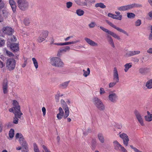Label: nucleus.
<instances>
[{"label":"nucleus","mask_w":152,"mask_h":152,"mask_svg":"<svg viewBox=\"0 0 152 152\" xmlns=\"http://www.w3.org/2000/svg\"><path fill=\"white\" fill-rule=\"evenodd\" d=\"M16 139H19L20 143L22 145V152H28V148L27 144L24 140V139L22 134L20 133H17L15 135Z\"/></svg>","instance_id":"nucleus-1"},{"label":"nucleus","mask_w":152,"mask_h":152,"mask_svg":"<svg viewBox=\"0 0 152 152\" xmlns=\"http://www.w3.org/2000/svg\"><path fill=\"white\" fill-rule=\"evenodd\" d=\"M17 3L18 8L21 11H26L29 8V3L27 0H17Z\"/></svg>","instance_id":"nucleus-2"},{"label":"nucleus","mask_w":152,"mask_h":152,"mask_svg":"<svg viewBox=\"0 0 152 152\" xmlns=\"http://www.w3.org/2000/svg\"><path fill=\"white\" fill-rule=\"evenodd\" d=\"M16 61L13 58L8 59L6 62V66L7 69L9 71L13 70L15 67Z\"/></svg>","instance_id":"nucleus-3"},{"label":"nucleus","mask_w":152,"mask_h":152,"mask_svg":"<svg viewBox=\"0 0 152 152\" xmlns=\"http://www.w3.org/2000/svg\"><path fill=\"white\" fill-rule=\"evenodd\" d=\"M113 80L114 82H111L109 84V87L112 88L117 83L119 82V77L117 68L115 67L113 70Z\"/></svg>","instance_id":"nucleus-4"},{"label":"nucleus","mask_w":152,"mask_h":152,"mask_svg":"<svg viewBox=\"0 0 152 152\" xmlns=\"http://www.w3.org/2000/svg\"><path fill=\"white\" fill-rule=\"evenodd\" d=\"M50 63L53 66L61 67H62L64 65V63L59 58L53 57L50 59Z\"/></svg>","instance_id":"nucleus-5"},{"label":"nucleus","mask_w":152,"mask_h":152,"mask_svg":"<svg viewBox=\"0 0 152 152\" xmlns=\"http://www.w3.org/2000/svg\"><path fill=\"white\" fill-rule=\"evenodd\" d=\"M141 6V5L134 3L131 4L119 7H118L117 9L118 10L120 11H126L131 10L134 7H140Z\"/></svg>","instance_id":"nucleus-6"},{"label":"nucleus","mask_w":152,"mask_h":152,"mask_svg":"<svg viewBox=\"0 0 152 152\" xmlns=\"http://www.w3.org/2000/svg\"><path fill=\"white\" fill-rule=\"evenodd\" d=\"M93 102L96 107L100 110L103 111L105 109V107L101 101L98 98H94Z\"/></svg>","instance_id":"nucleus-7"},{"label":"nucleus","mask_w":152,"mask_h":152,"mask_svg":"<svg viewBox=\"0 0 152 152\" xmlns=\"http://www.w3.org/2000/svg\"><path fill=\"white\" fill-rule=\"evenodd\" d=\"M113 143L115 150L121 152H128L127 150L117 140L114 141Z\"/></svg>","instance_id":"nucleus-8"},{"label":"nucleus","mask_w":152,"mask_h":152,"mask_svg":"<svg viewBox=\"0 0 152 152\" xmlns=\"http://www.w3.org/2000/svg\"><path fill=\"white\" fill-rule=\"evenodd\" d=\"M12 104L13 106V107L9 109V110L10 112H21L20 110V106L19 105L18 102L16 100H13Z\"/></svg>","instance_id":"nucleus-9"},{"label":"nucleus","mask_w":152,"mask_h":152,"mask_svg":"<svg viewBox=\"0 0 152 152\" xmlns=\"http://www.w3.org/2000/svg\"><path fill=\"white\" fill-rule=\"evenodd\" d=\"M134 113L140 125L142 126H144L145 124L143 120L140 113L137 110H136L134 111Z\"/></svg>","instance_id":"nucleus-10"},{"label":"nucleus","mask_w":152,"mask_h":152,"mask_svg":"<svg viewBox=\"0 0 152 152\" xmlns=\"http://www.w3.org/2000/svg\"><path fill=\"white\" fill-rule=\"evenodd\" d=\"M99 28L103 31L107 33L108 34H110L115 38L119 40L120 39V37L118 35H117L116 34L114 33V32H113L101 26H100Z\"/></svg>","instance_id":"nucleus-11"},{"label":"nucleus","mask_w":152,"mask_h":152,"mask_svg":"<svg viewBox=\"0 0 152 152\" xmlns=\"http://www.w3.org/2000/svg\"><path fill=\"white\" fill-rule=\"evenodd\" d=\"M99 28L103 31L107 33L108 34H110L115 38L119 40L120 39V37L118 35H117L116 34L114 33V32H113L101 26H100Z\"/></svg>","instance_id":"nucleus-12"},{"label":"nucleus","mask_w":152,"mask_h":152,"mask_svg":"<svg viewBox=\"0 0 152 152\" xmlns=\"http://www.w3.org/2000/svg\"><path fill=\"white\" fill-rule=\"evenodd\" d=\"M106 22L110 26L114 28L118 31L123 33L124 34L126 35L127 36H128V33L126 31H124V30L120 28L119 27H117L116 26L114 25L112 22H110L108 20H106Z\"/></svg>","instance_id":"nucleus-13"},{"label":"nucleus","mask_w":152,"mask_h":152,"mask_svg":"<svg viewBox=\"0 0 152 152\" xmlns=\"http://www.w3.org/2000/svg\"><path fill=\"white\" fill-rule=\"evenodd\" d=\"M119 137L123 140L124 144L125 146H127L129 141V139L128 135L125 133H123L120 134Z\"/></svg>","instance_id":"nucleus-14"},{"label":"nucleus","mask_w":152,"mask_h":152,"mask_svg":"<svg viewBox=\"0 0 152 152\" xmlns=\"http://www.w3.org/2000/svg\"><path fill=\"white\" fill-rule=\"evenodd\" d=\"M2 31L4 34L9 35L12 34L14 31V29L9 26L4 27L2 28Z\"/></svg>","instance_id":"nucleus-15"},{"label":"nucleus","mask_w":152,"mask_h":152,"mask_svg":"<svg viewBox=\"0 0 152 152\" xmlns=\"http://www.w3.org/2000/svg\"><path fill=\"white\" fill-rule=\"evenodd\" d=\"M7 45L13 52H17L19 50V45L17 43H10L7 44Z\"/></svg>","instance_id":"nucleus-16"},{"label":"nucleus","mask_w":152,"mask_h":152,"mask_svg":"<svg viewBox=\"0 0 152 152\" xmlns=\"http://www.w3.org/2000/svg\"><path fill=\"white\" fill-rule=\"evenodd\" d=\"M108 99L111 102L115 103L118 99V96L116 94L112 93L109 94L108 96Z\"/></svg>","instance_id":"nucleus-17"},{"label":"nucleus","mask_w":152,"mask_h":152,"mask_svg":"<svg viewBox=\"0 0 152 152\" xmlns=\"http://www.w3.org/2000/svg\"><path fill=\"white\" fill-rule=\"evenodd\" d=\"M15 115V117L13 118V123L15 124H17L18 123L19 118H20L23 113L21 112H15L13 113Z\"/></svg>","instance_id":"nucleus-18"},{"label":"nucleus","mask_w":152,"mask_h":152,"mask_svg":"<svg viewBox=\"0 0 152 152\" xmlns=\"http://www.w3.org/2000/svg\"><path fill=\"white\" fill-rule=\"evenodd\" d=\"M9 3L11 7L13 12H15L16 10V5L14 0H9Z\"/></svg>","instance_id":"nucleus-19"},{"label":"nucleus","mask_w":152,"mask_h":152,"mask_svg":"<svg viewBox=\"0 0 152 152\" xmlns=\"http://www.w3.org/2000/svg\"><path fill=\"white\" fill-rule=\"evenodd\" d=\"M80 42V40H76L74 41H72L71 42H64V43H54V45H68L69 44H75L76 43L79 42Z\"/></svg>","instance_id":"nucleus-20"},{"label":"nucleus","mask_w":152,"mask_h":152,"mask_svg":"<svg viewBox=\"0 0 152 152\" xmlns=\"http://www.w3.org/2000/svg\"><path fill=\"white\" fill-rule=\"evenodd\" d=\"M84 39L88 44L91 46H97L98 45V44L96 43L92 40L90 39L87 37H85Z\"/></svg>","instance_id":"nucleus-21"},{"label":"nucleus","mask_w":152,"mask_h":152,"mask_svg":"<svg viewBox=\"0 0 152 152\" xmlns=\"http://www.w3.org/2000/svg\"><path fill=\"white\" fill-rule=\"evenodd\" d=\"M70 49V47L69 46H66L63 48L62 49L59 50L57 55V56H60L61 55V53L63 52H65L67 51H69Z\"/></svg>","instance_id":"nucleus-22"},{"label":"nucleus","mask_w":152,"mask_h":152,"mask_svg":"<svg viewBox=\"0 0 152 152\" xmlns=\"http://www.w3.org/2000/svg\"><path fill=\"white\" fill-rule=\"evenodd\" d=\"M147 115L145 116L144 118L146 121L151 122L152 121V114L149 111H147Z\"/></svg>","instance_id":"nucleus-23"},{"label":"nucleus","mask_w":152,"mask_h":152,"mask_svg":"<svg viewBox=\"0 0 152 152\" xmlns=\"http://www.w3.org/2000/svg\"><path fill=\"white\" fill-rule=\"evenodd\" d=\"M64 110V113L63 118L64 119H66L69 115V111L68 107L67 105L66 106L65 108H63Z\"/></svg>","instance_id":"nucleus-24"},{"label":"nucleus","mask_w":152,"mask_h":152,"mask_svg":"<svg viewBox=\"0 0 152 152\" xmlns=\"http://www.w3.org/2000/svg\"><path fill=\"white\" fill-rule=\"evenodd\" d=\"M58 110L59 113L57 114V118L58 120H60L63 117L64 112L61 107L59 108Z\"/></svg>","instance_id":"nucleus-25"},{"label":"nucleus","mask_w":152,"mask_h":152,"mask_svg":"<svg viewBox=\"0 0 152 152\" xmlns=\"http://www.w3.org/2000/svg\"><path fill=\"white\" fill-rule=\"evenodd\" d=\"M108 16L110 18H112L114 19L121 20L122 19V16L120 15L119 17H116L117 15L113 14L111 13H109L108 14Z\"/></svg>","instance_id":"nucleus-26"},{"label":"nucleus","mask_w":152,"mask_h":152,"mask_svg":"<svg viewBox=\"0 0 152 152\" xmlns=\"http://www.w3.org/2000/svg\"><path fill=\"white\" fill-rule=\"evenodd\" d=\"M3 90L4 93V94H7L8 92V83L6 81H4L3 83Z\"/></svg>","instance_id":"nucleus-27"},{"label":"nucleus","mask_w":152,"mask_h":152,"mask_svg":"<svg viewBox=\"0 0 152 152\" xmlns=\"http://www.w3.org/2000/svg\"><path fill=\"white\" fill-rule=\"evenodd\" d=\"M145 86L148 89L152 88V79L148 80L146 83Z\"/></svg>","instance_id":"nucleus-28"},{"label":"nucleus","mask_w":152,"mask_h":152,"mask_svg":"<svg viewBox=\"0 0 152 152\" xmlns=\"http://www.w3.org/2000/svg\"><path fill=\"white\" fill-rule=\"evenodd\" d=\"M48 35V32L46 30L42 31L40 34V35L43 37L45 39L47 37Z\"/></svg>","instance_id":"nucleus-29"},{"label":"nucleus","mask_w":152,"mask_h":152,"mask_svg":"<svg viewBox=\"0 0 152 152\" xmlns=\"http://www.w3.org/2000/svg\"><path fill=\"white\" fill-rule=\"evenodd\" d=\"M17 40V38L15 37L13 35L11 37L10 39H9L8 40L7 44L10 43H14Z\"/></svg>","instance_id":"nucleus-30"},{"label":"nucleus","mask_w":152,"mask_h":152,"mask_svg":"<svg viewBox=\"0 0 152 152\" xmlns=\"http://www.w3.org/2000/svg\"><path fill=\"white\" fill-rule=\"evenodd\" d=\"M98 137L99 140L101 143H103L104 142V138L102 134V133H98Z\"/></svg>","instance_id":"nucleus-31"},{"label":"nucleus","mask_w":152,"mask_h":152,"mask_svg":"<svg viewBox=\"0 0 152 152\" xmlns=\"http://www.w3.org/2000/svg\"><path fill=\"white\" fill-rule=\"evenodd\" d=\"M132 66V63H126L124 65V70L125 72H127L129 69Z\"/></svg>","instance_id":"nucleus-32"},{"label":"nucleus","mask_w":152,"mask_h":152,"mask_svg":"<svg viewBox=\"0 0 152 152\" xmlns=\"http://www.w3.org/2000/svg\"><path fill=\"white\" fill-rule=\"evenodd\" d=\"M107 37L109 38L108 39V42L111 45V46L112 47L114 48L115 47V45L112 37H111L109 35L107 36Z\"/></svg>","instance_id":"nucleus-33"},{"label":"nucleus","mask_w":152,"mask_h":152,"mask_svg":"<svg viewBox=\"0 0 152 152\" xmlns=\"http://www.w3.org/2000/svg\"><path fill=\"white\" fill-rule=\"evenodd\" d=\"M95 7H100L101 8L104 9L106 7V6L102 3H97L95 4Z\"/></svg>","instance_id":"nucleus-34"},{"label":"nucleus","mask_w":152,"mask_h":152,"mask_svg":"<svg viewBox=\"0 0 152 152\" xmlns=\"http://www.w3.org/2000/svg\"><path fill=\"white\" fill-rule=\"evenodd\" d=\"M76 13L77 15L79 16L83 15L84 13V11L80 9H77L76 11Z\"/></svg>","instance_id":"nucleus-35"},{"label":"nucleus","mask_w":152,"mask_h":152,"mask_svg":"<svg viewBox=\"0 0 152 152\" xmlns=\"http://www.w3.org/2000/svg\"><path fill=\"white\" fill-rule=\"evenodd\" d=\"M69 83V81L65 82L62 84H60V87L62 88H65L68 86Z\"/></svg>","instance_id":"nucleus-36"},{"label":"nucleus","mask_w":152,"mask_h":152,"mask_svg":"<svg viewBox=\"0 0 152 152\" xmlns=\"http://www.w3.org/2000/svg\"><path fill=\"white\" fill-rule=\"evenodd\" d=\"M9 136L11 138H12L14 135V130L13 129H11L9 132Z\"/></svg>","instance_id":"nucleus-37"},{"label":"nucleus","mask_w":152,"mask_h":152,"mask_svg":"<svg viewBox=\"0 0 152 152\" xmlns=\"http://www.w3.org/2000/svg\"><path fill=\"white\" fill-rule=\"evenodd\" d=\"M83 75L85 77H86L88 76L90 73V70L89 68H87V71L83 69Z\"/></svg>","instance_id":"nucleus-38"},{"label":"nucleus","mask_w":152,"mask_h":152,"mask_svg":"<svg viewBox=\"0 0 152 152\" xmlns=\"http://www.w3.org/2000/svg\"><path fill=\"white\" fill-rule=\"evenodd\" d=\"M32 60L34 64V66L36 68V69H37L38 67V62L36 59L34 58H32Z\"/></svg>","instance_id":"nucleus-39"},{"label":"nucleus","mask_w":152,"mask_h":152,"mask_svg":"<svg viewBox=\"0 0 152 152\" xmlns=\"http://www.w3.org/2000/svg\"><path fill=\"white\" fill-rule=\"evenodd\" d=\"M127 17L129 18H132L135 17V15L133 13H127Z\"/></svg>","instance_id":"nucleus-40"},{"label":"nucleus","mask_w":152,"mask_h":152,"mask_svg":"<svg viewBox=\"0 0 152 152\" xmlns=\"http://www.w3.org/2000/svg\"><path fill=\"white\" fill-rule=\"evenodd\" d=\"M33 147L34 152H40L36 143H34Z\"/></svg>","instance_id":"nucleus-41"},{"label":"nucleus","mask_w":152,"mask_h":152,"mask_svg":"<svg viewBox=\"0 0 152 152\" xmlns=\"http://www.w3.org/2000/svg\"><path fill=\"white\" fill-rule=\"evenodd\" d=\"M126 56L127 57H129L133 56V51H130L127 52L126 54Z\"/></svg>","instance_id":"nucleus-42"},{"label":"nucleus","mask_w":152,"mask_h":152,"mask_svg":"<svg viewBox=\"0 0 152 152\" xmlns=\"http://www.w3.org/2000/svg\"><path fill=\"white\" fill-rule=\"evenodd\" d=\"M60 96V93L59 91L57 93V94L55 96V99L56 102H58L59 100V97Z\"/></svg>","instance_id":"nucleus-43"},{"label":"nucleus","mask_w":152,"mask_h":152,"mask_svg":"<svg viewBox=\"0 0 152 152\" xmlns=\"http://www.w3.org/2000/svg\"><path fill=\"white\" fill-rule=\"evenodd\" d=\"M45 39L41 36L40 35V36L38 37L37 41L39 42H41L44 41Z\"/></svg>","instance_id":"nucleus-44"},{"label":"nucleus","mask_w":152,"mask_h":152,"mask_svg":"<svg viewBox=\"0 0 152 152\" xmlns=\"http://www.w3.org/2000/svg\"><path fill=\"white\" fill-rule=\"evenodd\" d=\"M141 23V21L140 19L137 20L135 22V25L136 26H140Z\"/></svg>","instance_id":"nucleus-45"},{"label":"nucleus","mask_w":152,"mask_h":152,"mask_svg":"<svg viewBox=\"0 0 152 152\" xmlns=\"http://www.w3.org/2000/svg\"><path fill=\"white\" fill-rule=\"evenodd\" d=\"M5 40L0 38V47L3 46L5 44Z\"/></svg>","instance_id":"nucleus-46"},{"label":"nucleus","mask_w":152,"mask_h":152,"mask_svg":"<svg viewBox=\"0 0 152 152\" xmlns=\"http://www.w3.org/2000/svg\"><path fill=\"white\" fill-rule=\"evenodd\" d=\"M42 147L44 150L43 152H51L45 145H42Z\"/></svg>","instance_id":"nucleus-47"},{"label":"nucleus","mask_w":152,"mask_h":152,"mask_svg":"<svg viewBox=\"0 0 152 152\" xmlns=\"http://www.w3.org/2000/svg\"><path fill=\"white\" fill-rule=\"evenodd\" d=\"M130 147L132 149H133L135 152H142V151L138 149L137 148L134 147L132 145H131Z\"/></svg>","instance_id":"nucleus-48"},{"label":"nucleus","mask_w":152,"mask_h":152,"mask_svg":"<svg viewBox=\"0 0 152 152\" xmlns=\"http://www.w3.org/2000/svg\"><path fill=\"white\" fill-rule=\"evenodd\" d=\"M6 53L7 55L10 57L13 56H14L12 52L7 50H6Z\"/></svg>","instance_id":"nucleus-49"},{"label":"nucleus","mask_w":152,"mask_h":152,"mask_svg":"<svg viewBox=\"0 0 152 152\" xmlns=\"http://www.w3.org/2000/svg\"><path fill=\"white\" fill-rule=\"evenodd\" d=\"M72 2L69 1L66 3V7L68 8H70L72 6Z\"/></svg>","instance_id":"nucleus-50"},{"label":"nucleus","mask_w":152,"mask_h":152,"mask_svg":"<svg viewBox=\"0 0 152 152\" xmlns=\"http://www.w3.org/2000/svg\"><path fill=\"white\" fill-rule=\"evenodd\" d=\"M4 6V2L1 0H0V9L3 8Z\"/></svg>","instance_id":"nucleus-51"},{"label":"nucleus","mask_w":152,"mask_h":152,"mask_svg":"<svg viewBox=\"0 0 152 152\" xmlns=\"http://www.w3.org/2000/svg\"><path fill=\"white\" fill-rule=\"evenodd\" d=\"M96 23L94 22H91L89 24V26L90 28H93L95 26Z\"/></svg>","instance_id":"nucleus-52"},{"label":"nucleus","mask_w":152,"mask_h":152,"mask_svg":"<svg viewBox=\"0 0 152 152\" xmlns=\"http://www.w3.org/2000/svg\"><path fill=\"white\" fill-rule=\"evenodd\" d=\"M24 23L26 26H28L29 23V20L28 19H25L24 20Z\"/></svg>","instance_id":"nucleus-53"},{"label":"nucleus","mask_w":152,"mask_h":152,"mask_svg":"<svg viewBox=\"0 0 152 152\" xmlns=\"http://www.w3.org/2000/svg\"><path fill=\"white\" fill-rule=\"evenodd\" d=\"M132 51L134 56L139 54L140 53V51L139 50H133Z\"/></svg>","instance_id":"nucleus-54"},{"label":"nucleus","mask_w":152,"mask_h":152,"mask_svg":"<svg viewBox=\"0 0 152 152\" xmlns=\"http://www.w3.org/2000/svg\"><path fill=\"white\" fill-rule=\"evenodd\" d=\"M24 63L22 64V66L24 68L26 66L27 63V58H24Z\"/></svg>","instance_id":"nucleus-55"},{"label":"nucleus","mask_w":152,"mask_h":152,"mask_svg":"<svg viewBox=\"0 0 152 152\" xmlns=\"http://www.w3.org/2000/svg\"><path fill=\"white\" fill-rule=\"evenodd\" d=\"M5 66V64L0 60V68H2Z\"/></svg>","instance_id":"nucleus-56"},{"label":"nucleus","mask_w":152,"mask_h":152,"mask_svg":"<svg viewBox=\"0 0 152 152\" xmlns=\"http://www.w3.org/2000/svg\"><path fill=\"white\" fill-rule=\"evenodd\" d=\"M132 61L134 62H138L139 61V59L137 57H134L132 58Z\"/></svg>","instance_id":"nucleus-57"},{"label":"nucleus","mask_w":152,"mask_h":152,"mask_svg":"<svg viewBox=\"0 0 152 152\" xmlns=\"http://www.w3.org/2000/svg\"><path fill=\"white\" fill-rule=\"evenodd\" d=\"M105 93V91L104 89L102 88H100V94H102Z\"/></svg>","instance_id":"nucleus-58"},{"label":"nucleus","mask_w":152,"mask_h":152,"mask_svg":"<svg viewBox=\"0 0 152 152\" xmlns=\"http://www.w3.org/2000/svg\"><path fill=\"white\" fill-rule=\"evenodd\" d=\"M42 112H43V116H44L46 114V109L44 107H43L42 108Z\"/></svg>","instance_id":"nucleus-59"},{"label":"nucleus","mask_w":152,"mask_h":152,"mask_svg":"<svg viewBox=\"0 0 152 152\" xmlns=\"http://www.w3.org/2000/svg\"><path fill=\"white\" fill-rule=\"evenodd\" d=\"M148 38L150 40L152 39V26L151 28V33L150 34Z\"/></svg>","instance_id":"nucleus-60"},{"label":"nucleus","mask_w":152,"mask_h":152,"mask_svg":"<svg viewBox=\"0 0 152 152\" xmlns=\"http://www.w3.org/2000/svg\"><path fill=\"white\" fill-rule=\"evenodd\" d=\"M116 127L118 129H121L122 127V125L121 124H118L116 125Z\"/></svg>","instance_id":"nucleus-61"},{"label":"nucleus","mask_w":152,"mask_h":152,"mask_svg":"<svg viewBox=\"0 0 152 152\" xmlns=\"http://www.w3.org/2000/svg\"><path fill=\"white\" fill-rule=\"evenodd\" d=\"M147 52L149 53H152V48H149L147 51Z\"/></svg>","instance_id":"nucleus-62"},{"label":"nucleus","mask_w":152,"mask_h":152,"mask_svg":"<svg viewBox=\"0 0 152 152\" xmlns=\"http://www.w3.org/2000/svg\"><path fill=\"white\" fill-rule=\"evenodd\" d=\"M73 37L72 36H69L66 38H65L64 39V40L65 41H68V40L70 38H72Z\"/></svg>","instance_id":"nucleus-63"},{"label":"nucleus","mask_w":152,"mask_h":152,"mask_svg":"<svg viewBox=\"0 0 152 152\" xmlns=\"http://www.w3.org/2000/svg\"><path fill=\"white\" fill-rule=\"evenodd\" d=\"M148 1L150 4V5L152 7V0H147Z\"/></svg>","instance_id":"nucleus-64"}]
</instances>
